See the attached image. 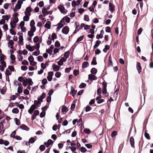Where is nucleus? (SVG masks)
<instances>
[{
    "mask_svg": "<svg viewBox=\"0 0 153 153\" xmlns=\"http://www.w3.org/2000/svg\"><path fill=\"white\" fill-rule=\"evenodd\" d=\"M31 11V8L29 6L26 8V10L24 12V13L25 15L30 16Z\"/></svg>",
    "mask_w": 153,
    "mask_h": 153,
    "instance_id": "obj_1",
    "label": "nucleus"
},
{
    "mask_svg": "<svg viewBox=\"0 0 153 153\" xmlns=\"http://www.w3.org/2000/svg\"><path fill=\"white\" fill-rule=\"evenodd\" d=\"M31 11V8L29 6L26 8V10L24 12V13L25 15L30 16Z\"/></svg>",
    "mask_w": 153,
    "mask_h": 153,
    "instance_id": "obj_2",
    "label": "nucleus"
},
{
    "mask_svg": "<svg viewBox=\"0 0 153 153\" xmlns=\"http://www.w3.org/2000/svg\"><path fill=\"white\" fill-rule=\"evenodd\" d=\"M58 8L61 12L63 14L66 13L67 11V10L65 9L63 6L61 5H59L58 6Z\"/></svg>",
    "mask_w": 153,
    "mask_h": 153,
    "instance_id": "obj_3",
    "label": "nucleus"
},
{
    "mask_svg": "<svg viewBox=\"0 0 153 153\" xmlns=\"http://www.w3.org/2000/svg\"><path fill=\"white\" fill-rule=\"evenodd\" d=\"M65 24V22H63V20H61L60 22L57 25V30L58 31L62 28L64 26Z\"/></svg>",
    "mask_w": 153,
    "mask_h": 153,
    "instance_id": "obj_4",
    "label": "nucleus"
},
{
    "mask_svg": "<svg viewBox=\"0 0 153 153\" xmlns=\"http://www.w3.org/2000/svg\"><path fill=\"white\" fill-rule=\"evenodd\" d=\"M69 31V28L68 26H65L63 27L62 30V32L65 34L68 33Z\"/></svg>",
    "mask_w": 153,
    "mask_h": 153,
    "instance_id": "obj_5",
    "label": "nucleus"
},
{
    "mask_svg": "<svg viewBox=\"0 0 153 153\" xmlns=\"http://www.w3.org/2000/svg\"><path fill=\"white\" fill-rule=\"evenodd\" d=\"M37 107L36 106V105H32L30 107V108L28 110V112L31 114L33 112V111Z\"/></svg>",
    "mask_w": 153,
    "mask_h": 153,
    "instance_id": "obj_6",
    "label": "nucleus"
},
{
    "mask_svg": "<svg viewBox=\"0 0 153 153\" xmlns=\"http://www.w3.org/2000/svg\"><path fill=\"white\" fill-rule=\"evenodd\" d=\"M18 87L17 89V92L19 94H21L22 92V85L21 83L18 84Z\"/></svg>",
    "mask_w": 153,
    "mask_h": 153,
    "instance_id": "obj_7",
    "label": "nucleus"
},
{
    "mask_svg": "<svg viewBox=\"0 0 153 153\" xmlns=\"http://www.w3.org/2000/svg\"><path fill=\"white\" fill-rule=\"evenodd\" d=\"M53 75V73L52 72H50L48 73V76L47 78L49 81H51L52 79V76Z\"/></svg>",
    "mask_w": 153,
    "mask_h": 153,
    "instance_id": "obj_8",
    "label": "nucleus"
},
{
    "mask_svg": "<svg viewBox=\"0 0 153 153\" xmlns=\"http://www.w3.org/2000/svg\"><path fill=\"white\" fill-rule=\"evenodd\" d=\"M19 44L21 45H23L24 44L23 36L22 35L19 36Z\"/></svg>",
    "mask_w": 153,
    "mask_h": 153,
    "instance_id": "obj_9",
    "label": "nucleus"
},
{
    "mask_svg": "<svg viewBox=\"0 0 153 153\" xmlns=\"http://www.w3.org/2000/svg\"><path fill=\"white\" fill-rule=\"evenodd\" d=\"M26 48L30 52L33 51L34 50V46H31L29 45H26Z\"/></svg>",
    "mask_w": 153,
    "mask_h": 153,
    "instance_id": "obj_10",
    "label": "nucleus"
},
{
    "mask_svg": "<svg viewBox=\"0 0 153 153\" xmlns=\"http://www.w3.org/2000/svg\"><path fill=\"white\" fill-rule=\"evenodd\" d=\"M14 44V42L13 40H10L9 42L8 43V46L11 49L13 48V45Z\"/></svg>",
    "mask_w": 153,
    "mask_h": 153,
    "instance_id": "obj_11",
    "label": "nucleus"
},
{
    "mask_svg": "<svg viewBox=\"0 0 153 153\" xmlns=\"http://www.w3.org/2000/svg\"><path fill=\"white\" fill-rule=\"evenodd\" d=\"M109 9L110 11L112 12L114 10V5L111 3L109 4Z\"/></svg>",
    "mask_w": 153,
    "mask_h": 153,
    "instance_id": "obj_12",
    "label": "nucleus"
},
{
    "mask_svg": "<svg viewBox=\"0 0 153 153\" xmlns=\"http://www.w3.org/2000/svg\"><path fill=\"white\" fill-rule=\"evenodd\" d=\"M53 70L54 71H59L60 69V67L56 65L55 64H53L52 65Z\"/></svg>",
    "mask_w": 153,
    "mask_h": 153,
    "instance_id": "obj_13",
    "label": "nucleus"
},
{
    "mask_svg": "<svg viewBox=\"0 0 153 153\" xmlns=\"http://www.w3.org/2000/svg\"><path fill=\"white\" fill-rule=\"evenodd\" d=\"M4 128L3 123L2 122L0 123V133L3 134L4 132V130H2Z\"/></svg>",
    "mask_w": 153,
    "mask_h": 153,
    "instance_id": "obj_14",
    "label": "nucleus"
},
{
    "mask_svg": "<svg viewBox=\"0 0 153 153\" xmlns=\"http://www.w3.org/2000/svg\"><path fill=\"white\" fill-rule=\"evenodd\" d=\"M88 78L89 79L91 80H94L97 79L96 76L93 74H89L88 75Z\"/></svg>",
    "mask_w": 153,
    "mask_h": 153,
    "instance_id": "obj_15",
    "label": "nucleus"
},
{
    "mask_svg": "<svg viewBox=\"0 0 153 153\" xmlns=\"http://www.w3.org/2000/svg\"><path fill=\"white\" fill-rule=\"evenodd\" d=\"M137 68L139 73L141 71V67L140 66V64L139 62H137Z\"/></svg>",
    "mask_w": 153,
    "mask_h": 153,
    "instance_id": "obj_16",
    "label": "nucleus"
},
{
    "mask_svg": "<svg viewBox=\"0 0 153 153\" xmlns=\"http://www.w3.org/2000/svg\"><path fill=\"white\" fill-rule=\"evenodd\" d=\"M62 20H63V22L65 21L67 23H69L70 22V19L68 17H64L62 18Z\"/></svg>",
    "mask_w": 153,
    "mask_h": 153,
    "instance_id": "obj_17",
    "label": "nucleus"
},
{
    "mask_svg": "<svg viewBox=\"0 0 153 153\" xmlns=\"http://www.w3.org/2000/svg\"><path fill=\"white\" fill-rule=\"evenodd\" d=\"M10 15H6L3 16H2V18L4 19L5 20L8 21L9 19L10 18Z\"/></svg>",
    "mask_w": 153,
    "mask_h": 153,
    "instance_id": "obj_18",
    "label": "nucleus"
},
{
    "mask_svg": "<svg viewBox=\"0 0 153 153\" xmlns=\"http://www.w3.org/2000/svg\"><path fill=\"white\" fill-rule=\"evenodd\" d=\"M101 41L99 40H97L96 41V44H95V45H94L93 47V48L94 49L98 47L99 45H100V44L101 43Z\"/></svg>",
    "mask_w": 153,
    "mask_h": 153,
    "instance_id": "obj_19",
    "label": "nucleus"
},
{
    "mask_svg": "<svg viewBox=\"0 0 153 153\" xmlns=\"http://www.w3.org/2000/svg\"><path fill=\"white\" fill-rule=\"evenodd\" d=\"M20 128L23 130L28 131L29 130V128L27 126H26L24 124L22 125L20 127Z\"/></svg>",
    "mask_w": 153,
    "mask_h": 153,
    "instance_id": "obj_20",
    "label": "nucleus"
},
{
    "mask_svg": "<svg viewBox=\"0 0 153 153\" xmlns=\"http://www.w3.org/2000/svg\"><path fill=\"white\" fill-rule=\"evenodd\" d=\"M89 65L88 63L87 62H84L82 65V67L83 68H85L88 66Z\"/></svg>",
    "mask_w": 153,
    "mask_h": 153,
    "instance_id": "obj_21",
    "label": "nucleus"
},
{
    "mask_svg": "<svg viewBox=\"0 0 153 153\" xmlns=\"http://www.w3.org/2000/svg\"><path fill=\"white\" fill-rule=\"evenodd\" d=\"M77 91L75 90L74 88L73 87L71 88V93L73 96H74L75 94L76 93Z\"/></svg>",
    "mask_w": 153,
    "mask_h": 153,
    "instance_id": "obj_22",
    "label": "nucleus"
},
{
    "mask_svg": "<svg viewBox=\"0 0 153 153\" xmlns=\"http://www.w3.org/2000/svg\"><path fill=\"white\" fill-rule=\"evenodd\" d=\"M68 111L67 108L65 106H63L62 109V112L66 113Z\"/></svg>",
    "mask_w": 153,
    "mask_h": 153,
    "instance_id": "obj_23",
    "label": "nucleus"
},
{
    "mask_svg": "<svg viewBox=\"0 0 153 153\" xmlns=\"http://www.w3.org/2000/svg\"><path fill=\"white\" fill-rule=\"evenodd\" d=\"M30 16L26 15H25V16H24L23 18V20L25 22H27L28 21L29 19V17Z\"/></svg>",
    "mask_w": 153,
    "mask_h": 153,
    "instance_id": "obj_24",
    "label": "nucleus"
},
{
    "mask_svg": "<svg viewBox=\"0 0 153 153\" xmlns=\"http://www.w3.org/2000/svg\"><path fill=\"white\" fill-rule=\"evenodd\" d=\"M102 93L105 96H108V94L107 92L106 89H102Z\"/></svg>",
    "mask_w": 153,
    "mask_h": 153,
    "instance_id": "obj_25",
    "label": "nucleus"
},
{
    "mask_svg": "<svg viewBox=\"0 0 153 153\" xmlns=\"http://www.w3.org/2000/svg\"><path fill=\"white\" fill-rule=\"evenodd\" d=\"M97 72V70L95 68H92L91 71V72L93 74H96Z\"/></svg>",
    "mask_w": 153,
    "mask_h": 153,
    "instance_id": "obj_26",
    "label": "nucleus"
},
{
    "mask_svg": "<svg viewBox=\"0 0 153 153\" xmlns=\"http://www.w3.org/2000/svg\"><path fill=\"white\" fill-rule=\"evenodd\" d=\"M109 48V46L107 45H106L105 46V48L103 49V51L106 53L107 52V50H108Z\"/></svg>",
    "mask_w": 153,
    "mask_h": 153,
    "instance_id": "obj_27",
    "label": "nucleus"
},
{
    "mask_svg": "<svg viewBox=\"0 0 153 153\" xmlns=\"http://www.w3.org/2000/svg\"><path fill=\"white\" fill-rule=\"evenodd\" d=\"M26 80L27 82V83L29 84L30 85H32L33 84V82L32 81V79L29 78V79H27Z\"/></svg>",
    "mask_w": 153,
    "mask_h": 153,
    "instance_id": "obj_28",
    "label": "nucleus"
},
{
    "mask_svg": "<svg viewBox=\"0 0 153 153\" xmlns=\"http://www.w3.org/2000/svg\"><path fill=\"white\" fill-rule=\"evenodd\" d=\"M40 51L39 50H37L36 51L32 53V55L36 56H37L39 54Z\"/></svg>",
    "mask_w": 153,
    "mask_h": 153,
    "instance_id": "obj_29",
    "label": "nucleus"
},
{
    "mask_svg": "<svg viewBox=\"0 0 153 153\" xmlns=\"http://www.w3.org/2000/svg\"><path fill=\"white\" fill-rule=\"evenodd\" d=\"M12 112L13 113L17 114L19 112V110L17 108H14L13 109Z\"/></svg>",
    "mask_w": 153,
    "mask_h": 153,
    "instance_id": "obj_30",
    "label": "nucleus"
},
{
    "mask_svg": "<svg viewBox=\"0 0 153 153\" xmlns=\"http://www.w3.org/2000/svg\"><path fill=\"white\" fill-rule=\"evenodd\" d=\"M16 23L14 22H11L10 24L11 27L12 28H15L16 27Z\"/></svg>",
    "mask_w": 153,
    "mask_h": 153,
    "instance_id": "obj_31",
    "label": "nucleus"
},
{
    "mask_svg": "<svg viewBox=\"0 0 153 153\" xmlns=\"http://www.w3.org/2000/svg\"><path fill=\"white\" fill-rule=\"evenodd\" d=\"M70 53L69 51H67L64 54V56L65 57L66 59L68 58L69 56Z\"/></svg>",
    "mask_w": 153,
    "mask_h": 153,
    "instance_id": "obj_32",
    "label": "nucleus"
},
{
    "mask_svg": "<svg viewBox=\"0 0 153 153\" xmlns=\"http://www.w3.org/2000/svg\"><path fill=\"white\" fill-rule=\"evenodd\" d=\"M97 64L96 61V59L95 57H94L93 59V60L91 62V64L93 65H96Z\"/></svg>",
    "mask_w": 153,
    "mask_h": 153,
    "instance_id": "obj_33",
    "label": "nucleus"
},
{
    "mask_svg": "<svg viewBox=\"0 0 153 153\" xmlns=\"http://www.w3.org/2000/svg\"><path fill=\"white\" fill-rule=\"evenodd\" d=\"M45 27L46 28L48 29H50L51 27V26L50 24V22H47V23L45 25Z\"/></svg>",
    "mask_w": 153,
    "mask_h": 153,
    "instance_id": "obj_34",
    "label": "nucleus"
},
{
    "mask_svg": "<svg viewBox=\"0 0 153 153\" xmlns=\"http://www.w3.org/2000/svg\"><path fill=\"white\" fill-rule=\"evenodd\" d=\"M45 146L44 145H41L39 147V149L41 151H44L45 150Z\"/></svg>",
    "mask_w": 153,
    "mask_h": 153,
    "instance_id": "obj_35",
    "label": "nucleus"
},
{
    "mask_svg": "<svg viewBox=\"0 0 153 153\" xmlns=\"http://www.w3.org/2000/svg\"><path fill=\"white\" fill-rule=\"evenodd\" d=\"M86 151V149L84 147H82L80 148V151L81 152L85 153Z\"/></svg>",
    "mask_w": 153,
    "mask_h": 153,
    "instance_id": "obj_36",
    "label": "nucleus"
},
{
    "mask_svg": "<svg viewBox=\"0 0 153 153\" xmlns=\"http://www.w3.org/2000/svg\"><path fill=\"white\" fill-rule=\"evenodd\" d=\"M47 10L45 8H43L42 9V12L43 14L44 15V16H46V14L47 13Z\"/></svg>",
    "mask_w": 153,
    "mask_h": 153,
    "instance_id": "obj_37",
    "label": "nucleus"
},
{
    "mask_svg": "<svg viewBox=\"0 0 153 153\" xmlns=\"http://www.w3.org/2000/svg\"><path fill=\"white\" fill-rule=\"evenodd\" d=\"M5 56L2 54H1L0 57V61H4Z\"/></svg>",
    "mask_w": 153,
    "mask_h": 153,
    "instance_id": "obj_38",
    "label": "nucleus"
},
{
    "mask_svg": "<svg viewBox=\"0 0 153 153\" xmlns=\"http://www.w3.org/2000/svg\"><path fill=\"white\" fill-rule=\"evenodd\" d=\"M51 37V39L54 40V39H56L57 36L56 34L55 33H53L52 34Z\"/></svg>",
    "mask_w": 153,
    "mask_h": 153,
    "instance_id": "obj_39",
    "label": "nucleus"
},
{
    "mask_svg": "<svg viewBox=\"0 0 153 153\" xmlns=\"http://www.w3.org/2000/svg\"><path fill=\"white\" fill-rule=\"evenodd\" d=\"M61 75V73L59 72H56L55 74V76L57 78H59Z\"/></svg>",
    "mask_w": 153,
    "mask_h": 153,
    "instance_id": "obj_40",
    "label": "nucleus"
},
{
    "mask_svg": "<svg viewBox=\"0 0 153 153\" xmlns=\"http://www.w3.org/2000/svg\"><path fill=\"white\" fill-rule=\"evenodd\" d=\"M10 33L12 35H15L16 34V33L13 29H10Z\"/></svg>",
    "mask_w": 153,
    "mask_h": 153,
    "instance_id": "obj_41",
    "label": "nucleus"
},
{
    "mask_svg": "<svg viewBox=\"0 0 153 153\" xmlns=\"http://www.w3.org/2000/svg\"><path fill=\"white\" fill-rule=\"evenodd\" d=\"M86 86V84L85 83H82L79 86V88H84Z\"/></svg>",
    "mask_w": 153,
    "mask_h": 153,
    "instance_id": "obj_42",
    "label": "nucleus"
},
{
    "mask_svg": "<svg viewBox=\"0 0 153 153\" xmlns=\"http://www.w3.org/2000/svg\"><path fill=\"white\" fill-rule=\"evenodd\" d=\"M0 143H9V142L7 140L4 141L3 139H0Z\"/></svg>",
    "mask_w": 153,
    "mask_h": 153,
    "instance_id": "obj_43",
    "label": "nucleus"
},
{
    "mask_svg": "<svg viewBox=\"0 0 153 153\" xmlns=\"http://www.w3.org/2000/svg\"><path fill=\"white\" fill-rule=\"evenodd\" d=\"M41 103V102L38 101L37 100H35L34 101V105H36V106L37 107H38V105L39 104H40Z\"/></svg>",
    "mask_w": 153,
    "mask_h": 153,
    "instance_id": "obj_44",
    "label": "nucleus"
},
{
    "mask_svg": "<svg viewBox=\"0 0 153 153\" xmlns=\"http://www.w3.org/2000/svg\"><path fill=\"white\" fill-rule=\"evenodd\" d=\"M35 139L33 137H31L30 138L29 140V143H33L34 142Z\"/></svg>",
    "mask_w": 153,
    "mask_h": 153,
    "instance_id": "obj_45",
    "label": "nucleus"
},
{
    "mask_svg": "<svg viewBox=\"0 0 153 153\" xmlns=\"http://www.w3.org/2000/svg\"><path fill=\"white\" fill-rule=\"evenodd\" d=\"M72 6L73 7H75L77 5L76 2L74 1H73L72 2Z\"/></svg>",
    "mask_w": 153,
    "mask_h": 153,
    "instance_id": "obj_46",
    "label": "nucleus"
},
{
    "mask_svg": "<svg viewBox=\"0 0 153 153\" xmlns=\"http://www.w3.org/2000/svg\"><path fill=\"white\" fill-rule=\"evenodd\" d=\"M28 59L30 63L34 61V58L32 56H29Z\"/></svg>",
    "mask_w": 153,
    "mask_h": 153,
    "instance_id": "obj_47",
    "label": "nucleus"
},
{
    "mask_svg": "<svg viewBox=\"0 0 153 153\" xmlns=\"http://www.w3.org/2000/svg\"><path fill=\"white\" fill-rule=\"evenodd\" d=\"M22 65H28V62L26 60H24L22 62Z\"/></svg>",
    "mask_w": 153,
    "mask_h": 153,
    "instance_id": "obj_48",
    "label": "nucleus"
},
{
    "mask_svg": "<svg viewBox=\"0 0 153 153\" xmlns=\"http://www.w3.org/2000/svg\"><path fill=\"white\" fill-rule=\"evenodd\" d=\"M35 22L33 20H32L30 21V26H35Z\"/></svg>",
    "mask_w": 153,
    "mask_h": 153,
    "instance_id": "obj_49",
    "label": "nucleus"
},
{
    "mask_svg": "<svg viewBox=\"0 0 153 153\" xmlns=\"http://www.w3.org/2000/svg\"><path fill=\"white\" fill-rule=\"evenodd\" d=\"M37 60L39 62H42L43 60V58L41 56H39L37 58Z\"/></svg>",
    "mask_w": 153,
    "mask_h": 153,
    "instance_id": "obj_50",
    "label": "nucleus"
},
{
    "mask_svg": "<svg viewBox=\"0 0 153 153\" xmlns=\"http://www.w3.org/2000/svg\"><path fill=\"white\" fill-rule=\"evenodd\" d=\"M23 93L25 94L28 95L29 94V91L27 89H26L24 91Z\"/></svg>",
    "mask_w": 153,
    "mask_h": 153,
    "instance_id": "obj_51",
    "label": "nucleus"
},
{
    "mask_svg": "<svg viewBox=\"0 0 153 153\" xmlns=\"http://www.w3.org/2000/svg\"><path fill=\"white\" fill-rule=\"evenodd\" d=\"M117 132L116 131H113L111 134L112 137H113L116 135L117 134Z\"/></svg>",
    "mask_w": 153,
    "mask_h": 153,
    "instance_id": "obj_52",
    "label": "nucleus"
},
{
    "mask_svg": "<svg viewBox=\"0 0 153 153\" xmlns=\"http://www.w3.org/2000/svg\"><path fill=\"white\" fill-rule=\"evenodd\" d=\"M108 59H109V62L108 63V65H112V61L111 60V56L110 55L109 56Z\"/></svg>",
    "mask_w": 153,
    "mask_h": 153,
    "instance_id": "obj_53",
    "label": "nucleus"
},
{
    "mask_svg": "<svg viewBox=\"0 0 153 153\" xmlns=\"http://www.w3.org/2000/svg\"><path fill=\"white\" fill-rule=\"evenodd\" d=\"M34 32H33L32 31H28V34L29 36H32L34 35Z\"/></svg>",
    "mask_w": 153,
    "mask_h": 153,
    "instance_id": "obj_54",
    "label": "nucleus"
},
{
    "mask_svg": "<svg viewBox=\"0 0 153 153\" xmlns=\"http://www.w3.org/2000/svg\"><path fill=\"white\" fill-rule=\"evenodd\" d=\"M4 117V114L3 112H2L1 110L0 109V120L1 119Z\"/></svg>",
    "mask_w": 153,
    "mask_h": 153,
    "instance_id": "obj_55",
    "label": "nucleus"
},
{
    "mask_svg": "<svg viewBox=\"0 0 153 153\" xmlns=\"http://www.w3.org/2000/svg\"><path fill=\"white\" fill-rule=\"evenodd\" d=\"M39 40V38L37 36H36L34 37L33 39V42L35 43L37 42Z\"/></svg>",
    "mask_w": 153,
    "mask_h": 153,
    "instance_id": "obj_56",
    "label": "nucleus"
},
{
    "mask_svg": "<svg viewBox=\"0 0 153 153\" xmlns=\"http://www.w3.org/2000/svg\"><path fill=\"white\" fill-rule=\"evenodd\" d=\"M27 67L26 66H22L21 67V69L22 70L26 71L27 69Z\"/></svg>",
    "mask_w": 153,
    "mask_h": 153,
    "instance_id": "obj_57",
    "label": "nucleus"
},
{
    "mask_svg": "<svg viewBox=\"0 0 153 153\" xmlns=\"http://www.w3.org/2000/svg\"><path fill=\"white\" fill-rule=\"evenodd\" d=\"M46 52L50 55H51L52 53V50L51 49H48L46 50Z\"/></svg>",
    "mask_w": 153,
    "mask_h": 153,
    "instance_id": "obj_58",
    "label": "nucleus"
},
{
    "mask_svg": "<svg viewBox=\"0 0 153 153\" xmlns=\"http://www.w3.org/2000/svg\"><path fill=\"white\" fill-rule=\"evenodd\" d=\"M45 111H43L40 114V116L41 117H43L45 115Z\"/></svg>",
    "mask_w": 153,
    "mask_h": 153,
    "instance_id": "obj_59",
    "label": "nucleus"
},
{
    "mask_svg": "<svg viewBox=\"0 0 153 153\" xmlns=\"http://www.w3.org/2000/svg\"><path fill=\"white\" fill-rule=\"evenodd\" d=\"M145 137L148 139H150V138L149 136V134L147 132H146V131L145 132Z\"/></svg>",
    "mask_w": 153,
    "mask_h": 153,
    "instance_id": "obj_60",
    "label": "nucleus"
},
{
    "mask_svg": "<svg viewBox=\"0 0 153 153\" xmlns=\"http://www.w3.org/2000/svg\"><path fill=\"white\" fill-rule=\"evenodd\" d=\"M31 28L30 30L35 32L36 30V27L35 26H30Z\"/></svg>",
    "mask_w": 153,
    "mask_h": 153,
    "instance_id": "obj_61",
    "label": "nucleus"
},
{
    "mask_svg": "<svg viewBox=\"0 0 153 153\" xmlns=\"http://www.w3.org/2000/svg\"><path fill=\"white\" fill-rule=\"evenodd\" d=\"M8 68L12 71H14V67L13 66H9Z\"/></svg>",
    "mask_w": 153,
    "mask_h": 153,
    "instance_id": "obj_62",
    "label": "nucleus"
},
{
    "mask_svg": "<svg viewBox=\"0 0 153 153\" xmlns=\"http://www.w3.org/2000/svg\"><path fill=\"white\" fill-rule=\"evenodd\" d=\"M5 23V21L3 19H1L0 21V25L4 24Z\"/></svg>",
    "mask_w": 153,
    "mask_h": 153,
    "instance_id": "obj_63",
    "label": "nucleus"
},
{
    "mask_svg": "<svg viewBox=\"0 0 153 153\" xmlns=\"http://www.w3.org/2000/svg\"><path fill=\"white\" fill-rule=\"evenodd\" d=\"M83 37H84L83 36H80L79 38H78L77 39V40H76V42H79L81 41L83 39Z\"/></svg>",
    "mask_w": 153,
    "mask_h": 153,
    "instance_id": "obj_64",
    "label": "nucleus"
}]
</instances>
